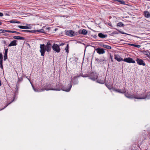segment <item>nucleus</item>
<instances>
[{"label":"nucleus","mask_w":150,"mask_h":150,"mask_svg":"<svg viewBox=\"0 0 150 150\" xmlns=\"http://www.w3.org/2000/svg\"><path fill=\"white\" fill-rule=\"evenodd\" d=\"M13 38L17 40H25V38L24 37H21L20 36H15L13 37Z\"/></svg>","instance_id":"nucleus-13"},{"label":"nucleus","mask_w":150,"mask_h":150,"mask_svg":"<svg viewBox=\"0 0 150 150\" xmlns=\"http://www.w3.org/2000/svg\"><path fill=\"white\" fill-rule=\"evenodd\" d=\"M148 55L147 57H150V53L149 52V53H148Z\"/></svg>","instance_id":"nucleus-45"},{"label":"nucleus","mask_w":150,"mask_h":150,"mask_svg":"<svg viewBox=\"0 0 150 150\" xmlns=\"http://www.w3.org/2000/svg\"><path fill=\"white\" fill-rule=\"evenodd\" d=\"M80 76H74L73 78L72 79V81L73 83H74V80H75L76 79Z\"/></svg>","instance_id":"nucleus-21"},{"label":"nucleus","mask_w":150,"mask_h":150,"mask_svg":"<svg viewBox=\"0 0 150 150\" xmlns=\"http://www.w3.org/2000/svg\"><path fill=\"white\" fill-rule=\"evenodd\" d=\"M3 33V30L2 29H0V33Z\"/></svg>","instance_id":"nucleus-42"},{"label":"nucleus","mask_w":150,"mask_h":150,"mask_svg":"<svg viewBox=\"0 0 150 150\" xmlns=\"http://www.w3.org/2000/svg\"><path fill=\"white\" fill-rule=\"evenodd\" d=\"M101 46L104 48L108 49H110L111 48V46L105 44H103Z\"/></svg>","instance_id":"nucleus-14"},{"label":"nucleus","mask_w":150,"mask_h":150,"mask_svg":"<svg viewBox=\"0 0 150 150\" xmlns=\"http://www.w3.org/2000/svg\"><path fill=\"white\" fill-rule=\"evenodd\" d=\"M8 33H16L17 34H20V33L19 32H18L15 31H11L10 30V31H8Z\"/></svg>","instance_id":"nucleus-20"},{"label":"nucleus","mask_w":150,"mask_h":150,"mask_svg":"<svg viewBox=\"0 0 150 150\" xmlns=\"http://www.w3.org/2000/svg\"><path fill=\"white\" fill-rule=\"evenodd\" d=\"M119 2L120 3V4H126L125 2L123 0H119Z\"/></svg>","instance_id":"nucleus-25"},{"label":"nucleus","mask_w":150,"mask_h":150,"mask_svg":"<svg viewBox=\"0 0 150 150\" xmlns=\"http://www.w3.org/2000/svg\"><path fill=\"white\" fill-rule=\"evenodd\" d=\"M1 85V80L0 79V86Z\"/></svg>","instance_id":"nucleus-48"},{"label":"nucleus","mask_w":150,"mask_h":150,"mask_svg":"<svg viewBox=\"0 0 150 150\" xmlns=\"http://www.w3.org/2000/svg\"><path fill=\"white\" fill-rule=\"evenodd\" d=\"M96 73H95V75H94V76H93V77H96Z\"/></svg>","instance_id":"nucleus-47"},{"label":"nucleus","mask_w":150,"mask_h":150,"mask_svg":"<svg viewBox=\"0 0 150 150\" xmlns=\"http://www.w3.org/2000/svg\"><path fill=\"white\" fill-rule=\"evenodd\" d=\"M134 44H129V45L132 46H134Z\"/></svg>","instance_id":"nucleus-41"},{"label":"nucleus","mask_w":150,"mask_h":150,"mask_svg":"<svg viewBox=\"0 0 150 150\" xmlns=\"http://www.w3.org/2000/svg\"><path fill=\"white\" fill-rule=\"evenodd\" d=\"M98 74H96V77H90L89 78L93 81H95L96 79H97L98 77Z\"/></svg>","instance_id":"nucleus-19"},{"label":"nucleus","mask_w":150,"mask_h":150,"mask_svg":"<svg viewBox=\"0 0 150 150\" xmlns=\"http://www.w3.org/2000/svg\"><path fill=\"white\" fill-rule=\"evenodd\" d=\"M14 99H15V98H13V99L12 100L11 102L10 103H10V104L11 103L13 102L14 101Z\"/></svg>","instance_id":"nucleus-43"},{"label":"nucleus","mask_w":150,"mask_h":150,"mask_svg":"<svg viewBox=\"0 0 150 150\" xmlns=\"http://www.w3.org/2000/svg\"><path fill=\"white\" fill-rule=\"evenodd\" d=\"M8 52V49H6L5 50L4 54H7Z\"/></svg>","instance_id":"nucleus-38"},{"label":"nucleus","mask_w":150,"mask_h":150,"mask_svg":"<svg viewBox=\"0 0 150 150\" xmlns=\"http://www.w3.org/2000/svg\"><path fill=\"white\" fill-rule=\"evenodd\" d=\"M8 31H10V30H3V33H5V32H8Z\"/></svg>","instance_id":"nucleus-35"},{"label":"nucleus","mask_w":150,"mask_h":150,"mask_svg":"<svg viewBox=\"0 0 150 150\" xmlns=\"http://www.w3.org/2000/svg\"><path fill=\"white\" fill-rule=\"evenodd\" d=\"M17 41L16 40H14L11 41L10 43L9 44L8 47H11L12 46H15L17 45Z\"/></svg>","instance_id":"nucleus-10"},{"label":"nucleus","mask_w":150,"mask_h":150,"mask_svg":"<svg viewBox=\"0 0 150 150\" xmlns=\"http://www.w3.org/2000/svg\"><path fill=\"white\" fill-rule=\"evenodd\" d=\"M149 52H146V51H145L144 53V54H145V55H146L147 56H148V53H149Z\"/></svg>","instance_id":"nucleus-36"},{"label":"nucleus","mask_w":150,"mask_h":150,"mask_svg":"<svg viewBox=\"0 0 150 150\" xmlns=\"http://www.w3.org/2000/svg\"><path fill=\"white\" fill-rule=\"evenodd\" d=\"M7 57V54H4V60H5Z\"/></svg>","instance_id":"nucleus-28"},{"label":"nucleus","mask_w":150,"mask_h":150,"mask_svg":"<svg viewBox=\"0 0 150 150\" xmlns=\"http://www.w3.org/2000/svg\"><path fill=\"white\" fill-rule=\"evenodd\" d=\"M18 27L22 29H28L29 28V27L27 26L19 25Z\"/></svg>","instance_id":"nucleus-18"},{"label":"nucleus","mask_w":150,"mask_h":150,"mask_svg":"<svg viewBox=\"0 0 150 150\" xmlns=\"http://www.w3.org/2000/svg\"><path fill=\"white\" fill-rule=\"evenodd\" d=\"M136 60L137 64L139 65H142L144 66L145 65V64L144 62V61L141 59H140L137 58Z\"/></svg>","instance_id":"nucleus-8"},{"label":"nucleus","mask_w":150,"mask_h":150,"mask_svg":"<svg viewBox=\"0 0 150 150\" xmlns=\"http://www.w3.org/2000/svg\"><path fill=\"white\" fill-rule=\"evenodd\" d=\"M10 104V103H8V104H7L6 105L4 108H2V109H0V110H2L4 109V108H6L8 105H9Z\"/></svg>","instance_id":"nucleus-34"},{"label":"nucleus","mask_w":150,"mask_h":150,"mask_svg":"<svg viewBox=\"0 0 150 150\" xmlns=\"http://www.w3.org/2000/svg\"><path fill=\"white\" fill-rule=\"evenodd\" d=\"M123 61L129 63H134L135 62L134 60H133L132 58L130 57L125 58L124 59Z\"/></svg>","instance_id":"nucleus-6"},{"label":"nucleus","mask_w":150,"mask_h":150,"mask_svg":"<svg viewBox=\"0 0 150 150\" xmlns=\"http://www.w3.org/2000/svg\"><path fill=\"white\" fill-rule=\"evenodd\" d=\"M115 59L118 62H120L121 61H123L124 59L121 58L120 56L118 55H115Z\"/></svg>","instance_id":"nucleus-12"},{"label":"nucleus","mask_w":150,"mask_h":150,"mask_svg":"<svg viewBox=\"0 0 150 150\" xmlns=\"http://www.w3.org/2000/svg\"><path fill=\"white\" fill-rule=\"evenodd\" d=\"M52 45L50 42H48L46 45L44 44L40 45V52L41 53V55L44 56L45 50L47 52H49L51 50Z\"/></svg>","instance_id":"nucleus-2"},{"label":"nucleus","mask_w":150,"mask_h":150,"mask_svg":"<svg viewBox=\"0 0 150 150\" xmlns=\"http://www.w3.org/2000/svg\"><path fill=\"white\" fill-rule=\"evenodd\" d=\"M4 15L3 14L1 13L0 12V16H2Z\"/></svg>","instance_id":"nucleus-39"},{"label":"nucleus","mask_w":150,"mask_h":150,"mask_svg":"<svg viewBox=\"0 0 150 150\" xmlns=\"http://www.w3.org/2000/svg\"><path fill=\"white\" fill-rule=\"evenodd\" d=\"M3 62H0V67H1L2 69H3V66L2 65Z\"/></svg>","instance_id":"nucleus-30"},{"label":"nucleus","mask_w":150,"mask_h":150,"mask_svg":"<svg viewBox=\"0 0 150 150\" xmlns=\"http://www.w3.org/2000/svg\"><path fill=\"white\" fill-rule=\"evenodd\" d=\"M98 36L102 38H105L107 37V35H104L102 33H99L98 34Z\"/></svg>","instance_id":"nucleus-15"},{"label":"nucleus","mask_w":150,"mask_h":150,"mask_svg":"<svg viewBox=\"0 0 150 150\" xmlns=\"http://www.w3.org/2000/svg\"><path fill=\"white\" fill-rule=\"evenodd\" d=\"M22 79H23L22 78H18V82H19L21 81L22 80Z\"/></svg>","instance_id":"nucleus-33"},{"label":"nucleus","mask_w":150,"mask_h":150,"mask_svg":"<svg viewBox=\"0 0 150 150\" xmlns=\"http://www.w3.org/2000/svg\"><path fill=\"white\" fill-rule=\"evenodd\" d=\"M2 24V23L0 21V25H1Z\"/></svg>","instance_id":"nucleus-49"},{"label":"nucleus","mask_w":150,"mask_h":150,"mask_svg":"<svg viewBox=\"0 0 150 150\" xmlns=\"http://www.w3.org/2000/svg\"><path fill=\"white\" fill-rule=\"evenodd\" d=\"M68 49H69V46H68V45L67 44L65 49V50H66V52H67V53H68L69 52Z\"/></svg>","instance_id":"nucleus-24"},{"label":"nucleus","mask_w":150,"mask_h":150,"mask_svg":"<svg viewBox=\"0 0 150 150\" xmlns=\"http://www.w3.org/2000/svg\"><path fill=\"white\" fill-rule=\"evenodd\" d=\"M52 47L54 51L58 53L60 52V49L59 48V46L57 44H54Z\"/></svg>","instance_id":"nucleus-5"},{"label":"nucleus","mask_w":150,"mask_h":150,"mask_svg":"<svg viewBox=\"0 0 150 150\" xmlns=\"http://www.w3.org/2000/svg\"><path fill=\"white\" fill-rule=\"evenodd\" d=\"M47 86V84H46V86Z\"/></svg>","instance_id":"nucleus-50"},{"label":"nucleus","mask_w":150,"mask_h":150,"mask_svg":"<svg viewBox=\"0 0 150 150\" xmlns=\"http://www.w3.org/2000/svg\"><path fill=\"white\" fill-rule=\"evenodd\" d=\"M97 53L99 54H103L105 53V51L103 48H98L96 49Z\"/></svg>","instance_id":"nucleus-7"},{"label":"nucleus","mask_w":150,"mask_h":150,"mask_svg":"<svg viewBox=\"0 0 150 150\" xmlns=\"http://www.w3.org/2000/svg\"><path fill=\"white\" fill-rule=\"evenodd\" d=\"M3 62L2 55L1 53H0V62Z\"/></svg>","instance_id":"nucleus-26"},{"label":"nucleus","mask_w":150,"mask_h":150,"mask_svg":"<svg viewBox=\"0 0 150 150\" xmlns=\"http://www.w3.org/2000/svg\"><path fill=\"white\" fill-rule=\"evenodd\" d=\"M135 47H137V48H139L141 46L140 45H134V46Z\"/></svg>","instance_id":"nucleus-32"},{"label":"nucleus","mask_w":150,"mask_h":150,"mask_svg":"<svg viewBox=\"0 0 150 150\" xmlns=\"http://www.w3.org/2000/svg\"><path fill=\"white\" fill-rule=\"evenodd\" d=\"M108 24L110 26L112 27V24L111 23H108Z\"/></svg>","instance_id":"nucleus-40"},{"label":"nucleus","mask_w":150,"mask_h":150,"mask_svg":"<svg viewBox=\"0 0 150 150\" xmlns=\"http://www.w3.org/2000/svg\"><path fill=\"white\" fill-rule=\"evenodd\" d=\"M115 91L120 93H125V91H122L121 89H115L114 90Z\"/></svg>","instance_id":"nucleus-16"},{"label":"nucleus","mask_w":150,"mask_h":150,"mask_svg":"<svg viewBox=\"0 0 150 150\" xmlns=\"http://www.w3.org/2000/svg\"><path fill=\"white\" fill-rule=\"evenodd\" d=\"M124 25V24L122 23V22H119L117 25V26H119V27H122V26Z\"/></svg>","instance_id":"nucleus-23"},{"label":"nucleus","mask_w":150,"mask_h":150,"mask_svg":"<svg viewBox=\"0 0 150 150\" xmlns=\"http://www.w3.org/2000/svg\"><path fill=\"white\" fill-rule=\"evenodd\" d=\"M74 83H73L74 84H77L78 83V81H76L75 79L74 80Z\"/></svg>","instance_id":"nucleus-31"},{"label":"nucleus","mask_w":150,"mask_h":150,"mask_svg":"<svg viewBox=\"0 0 150 150\" xmlns=\"http://www.w3.org/2000/svg\"><path fill=\"white\" fill-rule=\"evenodd\" d=\"M97 82L98 83H99L101 84H103L104 83V81L103 80H97Z\"/></svg>","instance_id":"nucleus-22"},{"label":"nucleus","mask_w":150,"mask_h":150,"mask_svg":"<svg viewBox=\"0 0 150 150\" xmlns=\"http://www.w3.org/2000/svg\"><path fill=\"white\" fill-rule=\"evenodd\" d=\"M144 14L145 17L149 18L150 16V14L148 11L144 12Z\"/></svg>","instance_id":"nucleus-17"},{"label":"nucleus","mask_w":150,"mask_h":150,"mask_svg":"<svg viewBox=\"0 0 150 150\" xmlns=\"http://www.w3.org/2000/svg\"><path fill=\"white\" fill-rule=\"evenodd\" d=\"M20 23V21H16V23Z\"/></svg>","instance_id":"nucleus-44"},{"label":"nucleus","mask_w":150,"mask_h":150,"mask_svg":"<svg viewBox=\"0 0 150 150\" xmlns=\"http://www.w3.org/2000/svg\"><path fill=\"white\" fill-rule=\"evenodd\" d=\"M146 96H147V97L146 98H147L148 99H149L150 98V94H147V95H145L144 96H143L142 97H144ZM140 97H141V96H140Z\"/></svg>","instance_id":"nucleus-27"},{"label":"nucleus","mask_w":150,"mask_h":150,"mask_svg":"<svg viewBox=\"0 0 150 150\" xmlns=\"http://www.w3.org/2000/svg\"><path fill=\"white\" fill-rule=\"evenodd\" d=\"M32 86L33 89L34 90L35 92H42V91H45V90H46V89H47V88H42L40 89H36L34 87V86L33 85H32Z\"/></svg>","instance_id":"nucleus-11"},{"label":"nucleus","mask_w":150,"mask_h":150,"mask_svg":"<svg viewBox=\"0 0 150 150\" xmlns=\"http://www.w3.org/2000/svg\"><path fill=\"white\" fill-rule=\"evenodd\" d=\"M125 96L126 97L130 99L134 98L137 99H144L146 98L147 97V96H146L144 97H140V96H138L137 94L134 95V94L131 95L128 93H125Z\"/></svg>","instance_id":"nucleus-3"},{"label":"nucleus","mask_w":150,"mask_h":150,"mask_svg":"<svg viewBox=\"0 0 150 150\" xmlns=\"http://www.w3.org/2000/svg\"><path fill=\"white\" fill-rule=\"evenodd\" d=\"M72 86V84L70 83L69 84V88H63L62 85L61 83H57L55 88H47V89H46V90L60 91L62 90L65 91L69 92L70 91Z\"/></svg>","instance_id":"nucleus-1"},{"label":"nucleus","mask_w":150,"mask_h":150,"mask_svg":"<svg viewBox=\"0 0 150 150\" xmlns=\"http://www.w3.org/2000/svg\"><path fill=\"white\" fill-rule=\"evenodd\" d=\"M9 22L11 23H16V21L15 20H12L9 21Z\"/></svg>","instance_id":"nucleus-29"},{"label":"nucleus","mask_w":150,"mask_h":150,"mask_svg":"<svg viewBox=\"0 0 150 150\" xmlns=\"http://www.w3.org/2000/svg\"><path fill=\"white\" fill-rule=\"evenodd\" d=\"M78 34H83L84 35H86L88 33L87 30L85 29H83L81 30H80L78 31Z\"/></svg>","instance_id":"nucleus-9"},{"label":"nucleus","mask_w":150,"mask_h":150,"mask_svg":"<svg viewBox=\"0 0 150 150\" xmlns=\"http://www.w3.org/2000/svg\"><path fill=\"white\" fill-rule=\"evenodd\" d=\"M66 34L69 36L72 37L78 35V33L77 32H75L72 30H69L66 32Z\"/></svg>","instance_id":"nucleus-4"},{"label":"nucleus","mask_w":150,"mask_h":150,"mask_svg":"<svg viewBox=\"0 0 150 150\" xmlns=\"http://www.w3.org/2000/svg\"><path fill=\"white\" fill-rule=\"evenodd\" d=\"M122 34H126V33H124V32H122Z\"/></svg>","instance_id":"nucleus-46"},{"label":"nucleus","mask_w":150,"mask_h":150,"mask_svg":"<svg viewBox=\"0 0 150 150\" xmlns=\"http://www.w3.org/2000/svg\"><path fill=\"white\" fill-rule=\"evenodd\" d=\"M21 31L24 32H31V31H30V30H21Z\"/></svg>","instance_id":"nucleus-37"}]
</instances>
